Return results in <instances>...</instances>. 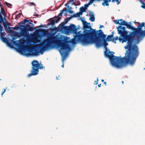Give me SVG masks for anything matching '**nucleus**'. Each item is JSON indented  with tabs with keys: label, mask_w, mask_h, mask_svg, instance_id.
<instances>
[{
	"label": "nucleus",
	"mask_w": 145,
	"mask_h": 145,
	"mask_svg": "<svg viewBox=\"0 0 145 145\" xmlns=\"http://www.w3.org/2000/svg\"><path fill=\"white\" fill-rule=\"evenodd\" d=\"M104 27V26L103 25H100L99 27V28L101 29V28L102 27Z\"/></svg>",
	"instance_id": "nucleus-28"
},
{
	"label": "nucleus",
	"mask_w": 145,
	"mask_h": 145,
	"mask_svg": "<svg viewBox=\"0 0 145 145\" xmlns=\"http://www.w3.org/2000/svg\"><path fill=\"white\" fill-rule=\"evenodd\" d=\"M5 91H6V89H4V91L2 92L1 93L2 96H3V95L4 93L5 92Z\"/></svg>",
	"instance_id": "nucleus-25"
},
{
	"label": "nucleus",
	"mask_w": 145,
	"mask_h": 145,
	"mask_svg": "<svg viewBox=\"0 0 145 145\" xmlns=\"http://www.w3.org/2000/svg\"><path fill=\"white\" fill-rule=\"evenodd\" d=\"M34 23H36V21H35L34 22Z\"/></svg>",
	"instance_id": "nucleus-38"
},
{
	"label": "nucleus",
	"mask_w": 145,
	"mask_h": 145,
	"mask_svg": "<svg viewBox=\"0 0 145 145\" xmlns=\"http://www.w3.org/2000/svg\"><path fill=\"white\" fill-rule=\"evenodd\" d=\"M101 84H99V85H98V87H101Z\"/></svg>",
	"instance_id": "nucleus-32"
},
{
	"label": "nucleus",
	"mask_w": 145,
	"mask_h": 145,
	"mask_svg": "<svg viewBox=\"0 0 145 145\" xmlns=\"http://www.w3.org/2000/svg\"><path fill=\"white\" fill-rule=\"evenodd\" d=\"M67 11V8H65V10H62L60 13L58 15V17L56 19L54 20L53 22L54 23H57L61 19V18L60 17V16H62V14L63 13L64 11Z\"/></svg>",
	"instance_id": "nucleus-9"
},
{
	"label": "nucleus",
	"mask_w": 145,
	"mask_h": 145,
	"mask_svg": "<svg viewBox=\"0 0 145 145\" xmlns=\"http://www.w3.org/2000/svg\"><path fill=\"white\" fill-rule=\"evenodd\" d=\"M65 5L67 7L68 12L70 14H72L73 13V11L71 10V7L69 5L67 6V4H65Z\"/></svg>",
	"instance_id": "nucleus-15"
},
{
	"label": "nucleus",
	"mask_w": 145,
	"mask_h": 145,
	"mask_svg": "<svg viewBox=\"0 0 145 145\" xmlns=\"http://www.w3.org/2000/svg\"><path fill=\"white\" fill-rule=\"evenodd\" d=\"M121 21L123 22V23H121L122 25L126 26L127 28L129 29L134 30L133 32H128L129 33V35H131V36L133 34L135 36H137L138 39H135L134 42L136 44L138 43L145 36V30H142L143 28H144V29H145V23H142L141 24H139L137 28H135L130 24H128L126 22Z\"/></svg>",
	"instance_id": "nucleus-5"
},
{
	"label": "nucleus",
	"mask_w": 145,
	"mask_h": 145,
	"mask_svg": "<svg viewBox=\"0 0 145 145\" xmlns=\"http://www.w3.org/2000/svg\"><path fill=\"white\" fill-rule=\"evenodd\" d=\"M47 32H48L47 31H44V34H46V33H47Z\"/></svg>",
	"instance_id": "nucleus-30"
},
{
	"label": "nucleus",
	"mask_w": 145,
	"mask_h": 145,
	"mask_svg": "<svg viewBox=\"0 0 145 145\" xmlns=\"http://www.w3.org/2000/svg\"><path fill=\"white\" fill-rule=\"evenodd\" d=\"M101 80L102 82H103L104 81V80L103 79H102Z\"/></svg>",
	"instance_id": "nucleus-34"
},
{
	"label": "nucleus",
	"mask_w": 145,
	"mask_h": 145,
	"mask_svg": "<svg viewBox=\"0 0 145 145\" xmlns=\"http://www.w3.org/2000/svg\"><path fill=\"white\" fill-rule=\"evenodd\" d=\"M90 5L91 4H89V2L88 4H86V5H84V6H85V7L87 8V7H88L89 5Z\"/></svg>",
	"instance_id": "nucleus-23"
},
{
	"label": "nucleus",
	"mask_w": 145,
	"mask_h": 145,
	"mask_svg": "<svg viewBox=\"0 0 145 145\" xmlns=\"http://www.w3.org/2000/svg\"><path fill=\"white\" fill-rule=\"evenodd\" d=\"M142 5L141 6V7L143 8H145V3L142 2Z\"/></svg>",
	"instance_id": "nucleus-21"
},
{
	"label": "nucleus",
	"mask_w": 145,
	"mask_h": 145,
	"mask_svg": "<svg viewBox=\"0 0 145 145\" xmlns=\"http://www.w3.org/2000/svg\"><path fill=\"white\" fill-rule=\"evenodd\" d=\"M122 82L123 84V81H122Z\"/></svg>",
	"instance_id": "nucleus-36"
},
{
	"label": "nucleus",
	"mask_w": 145,
	"mask_h": 145,
	"mask_svg": "<svg viewBox=\"0 0 145 145\" xmlns=\"http://www.w3.org/2000/svg\"><path fill=\"white\" fill-rule=\"evenodd\" d=\"M83 34L84 38L82 41L83 46H86L95 44L96 47L99 48L103 46L105 48L108 45L106 40H104L102 42L100 38V37L105 35L101 29L98 31L96 29L91 28L89 30H86Z\"/></svg>",
	"instance_id": "nucleus-4"
},
{
	"label": "nucleus",
	"mask_w": 145,
	"mask_h": 145,
	"mask_svg": "<svg viewBox=\"0 0 145 145\" xmlns=\"http://www.w3.org/2000/svg\"><path fill=\"white\" fill-rule=\"evenodd\" d=\"M31 30V28L29 25L23 26V28L21 29V35L25 38H28L29 37L28 32Z\"/></svg>",
	"instance_id": "nucleus-8"
},
{
	"label": "nucleus",
	"mask_w": 145,
	"mask_h": 145,
	"mask_svg": "<svg viewBox=\"0 0 145 145\" xmlns=\"http://www.w3.org/2000/svg\"><path fill=\"white\" fill-rule=\"evenodd\" d=\"M98 78H97V80L95 81V84L96 85H97L98 84Z\"/></svg>",
	"instance_id": "nucleus-24"
},
{
	"label": "nucleus",
	"mask_w": 145,
	"mask_h": 145,
	"mask_svg": "<svg viewBox=\"0 0 145 145\" xmlns=\"http://www.w3.org/2000/svg\"><path fill=\"white\" fill-rule=\"evenodd\" d=\"M111 0H104V1L102 3L103 6H108L109 5V3L111 1Z\"/></svg>",
	"instance_id": "nucleus-11"
},
{
	"label": "nucleus",
	"mask_w": 145,
	"mask_h": 145,
	"mask_svg": "<svg viewBox=\"0 0 145 145\" xmlns=\"http://www.w3.org/2000/svg\"><path fill=\"white\" fill-rule=\"evenodd\" d=\"M134 23H137L138 24V25H139V24H140V23H139V22H137L136 21H135V22H134Z\"/></svg>",
	"instance_id": "nucleus-31"
},
{
	"label": "nucleus",
	"mask_w": 145,
	"mask_h": 145,
	"mask_svg": "<svg viewBox=\"0 0 145 145\" xmlns=\"http://www.w3.org/2000/svg\"><path fill=\"white\" fill-rule=\"evenodd\" d=\"M5 4L9 8H11V5L10 3H8L7 2H5Z\"/></svg>",
	"instance_id": "nucleus-19"
},
{
	"label": "nucleus",
	"mask_w": 145,
	"mask_h": 145,
	"mask_svg": "<svg viewBox=\"0 0 145 145\" xmlns=\"http://www.w3.org/2000/svg\"><path fill=\"white\" fill-rule=\"evenodd\" d=\"M8 29L11 32H13L10 29H15L16 30H17L18 29V28L16 27H8Z\"/></svg>",
	"instance_id": "nucleus-17"
},
{
	"label": "nucleus",
	"mask_w": 145,
	"mask_h": 145,
	"mask_svg": "<svg viewBox=\"0 0 145 145\" xmlns=\"http://www.w3.org/2000/svg\"><path fill=\"white\" fill-rule=\"evenodd\" d=\"M3 21V17L1 15V13H0V37L1 40L3 42L6 43L7 44V46L8 47L12 48V46L11 44L8 42L7 39L3 37V33L4 32V30L3 29V27L1 26V23Z\"/></svg>",
	"instance_id": "nucleus-7"
},
{
	"label": "nucleus",
	"mask_w": 145,
	"mask_h": 145,
	"mask_svg": "<svg viewBox=\"0 0 145 145\" xmlns=\"http://www.w3.org/2000/svg\"><path fill=\"white\" fill-rule=\"evenodd\" d=\"M113 37V35H108L107 36V37L106 39V40L107 41H112V42H114L113 41V39L114 38H112Z\"/></svg>",
	"instance_id": "nucleus-14"
},
{
	"label": "nucleus",
	"mask_w": 145,
	"mask_h": 145,
	"mask_svg": "<svg viewBox=\"0 0 145 145\" xmlns=\"http://www.w3.org/2000/svg\"><path fill=\"white\" fill-rule=\"evenodd\" d=\"M17 38L16 36L15 35L13 36V37H12V39L13 40H15V39H17Z\"/></svg>",
	"instance_id": "nucleus-22"
},
{
	"label": "nucleus",
	"mask_w": 145,
	"mask_h": 145,
	"mask_svg": "<svg viewBox=\"0 0 145 145\" xmlns=\"http://www.w3.org/2000/svg\"><path fill=\"white\" fill-rule=\"evenodd\" d=\"M34 42H37L35 40L34 41Z\"/></svg>",
	"instance_id": "nucleus-37"
},
{
	"label": "nucleus",
	"mask_w": 145,
	"mask_h": 145,
	"mask_svg": "<svg viewBox=\"0 0 145 145\" xmlns=\"http://www.w3.org/2000/svg\"><path fill=\"white\" fill-rule=\"evenodd\" d=\"M42 24H41L40 25V26H39V27H42Z\"/></svg>",
	"instance_id": "nucleus-33"
},
{
	"label": "nucleus",
	"mask_w": 145,
	"mask_h": 145,
	"mask_svg": "<svg viewBox=\"0 0 145 145\" xmlns=\"http://www.w3.org/2000/svg\"><path fill=\"white\" fill-rule=\"evenodd\" d=\"M63 30L67 34H69L71 32L73 34H76L74 36V38L72 39H71L70 38L68 37L67 36H65L63 35L57 34L56 36H53L50 35L47 36V38L46 39H43L42 41H41L40 43L37 44H39L41 45H45L46 44V42H45L51 39V38L54 39L55 37L57 39L58 38H60L62 36H64L68 38L69 40L68 44L70 46V48H72L73 47H71V44L72 45H74L76 44L78 42H79L81 44L83 45L82 43V41L84 39V37L83 36V35L84 33V31L86 30L88 31L87 30H84L81 33V31L77 32V29L76 26L74 24H71L70 26L69 27L65 26L63 28Z\"/></svg>",
	"instance_id": "nucleus-3"
},
{
	"label": "nucleus",
	"mask_w": 145,
	"mask_h": 145,
	"mask_svg": "<svg viewBox=\"0 0 145 145\" xmlns=\"http://www.w3.org/2000/svg\"><path fill=\"white\" fill-rule=\"evenodd\" d=\"M80 12L82 13L85 11V8L84 7H82L80 8Z\"/></svg>",
	"instance_id": "nucleus-16"
},
{
	"label": "nucleus",
	"mask_w": 145,
	"mask_h": 145,
	"mask_svg": "<svg viewBox=\"0 0 145 145\" xmlns=\"http://www.w3.org/2000/svg\"><path fill=\"white\" fill-rule=\"evenodd\" d=\"M89 18V20L91 22H93L95 21V18L94 17V15L92 12L90 13Z\"/></svg>",
	"instance_id": "nucleus-12"
},
{
	"label": "nucleus",
	"mask_w": 145,
	"mask_h": 145,
	"mask_svg": "<svg viewBox=\"0 0 145 145\" xmlns=\"http://www.w3.org/2000/svg\"><path fill=\"white\" fill-rule=\"evenodd\" d=\"M83 27L84 28V30H90L91 28L90 26V24L89 23H87L86 22H83Z\"/></svg>",
	"instance_id": "nucleus-10"
},
{
	"label": "nucleus",
	"mask_w": 145,
	"mask_h": 145,
	"mask_svg": "<svg viewBox=\"0 0 145 145\" xmlns=\"http://www.w3.org/2000/svg\"><path fill=\"white\" fill-rule=\"evenodd\" d=\"M29 24L33 26H34V24L32 23H29Z\"/></svg>",
	"instance_id": "nucleus-29"
},
{
	"label": "nucleus",
	"mask_w": 145,
	"mask_h": 145,
	"mask_svg": "<svg viewBox=\"0 0 145 145\" xmlns=\"http://www.w3.org/2000/svg\"><path fill=\"white\" fill-rule=\"evenodd\" d=\"M2 22H3V26H4L5 28L6 27L8 26V25L7 24V23L3 22V21Z\"/></svg>",
	"instance_id": "nucleus-18"
},
{
	"label": "nucleus",
	"mask_w": 145,
	"mask_h": 145,
	"mask_svg": "<svg viewBox=\"0 0 145 145\" xmlns=\"http://www.w3.org/2000/svg\"><path fill=\"white\" fill-rule=\"evenodd\" d=\"M31 63L32 65V69L31 73L28 75V77L38 74L39 73V69H44V67L42 66V65L39 63L37 61L33 60L31 62Z\"/></svg>",
	"instance_id": "nucleus-6"
},
{
	"label": "nucleus",
	"mask_w": 145,
	"mask_h": 145,
	"mask_svg": "<svg viewBox=\"0 0 145 145\" xmlns=\"http://www.w3.org/2000/svg\"><path fill=\"white\" fill-rule=\"evenodd\" d=\"M122 20L123 21H124V20H123L122 19H120L119 20H114V22H115V23L116 24H119L120 25H122V24L121 23H123V21H121Z\"/></svg>",
	"instance_id": "nucleus-13"
},
{
	"label": "nucleus",
	"mask_w": 145,
	"mask_h": 145,
	"mask_svg": "<svg viewBox=\"0 0 145 145\" xmlns=\"http://www.w3.org/2000/svg\"><path fill=\"white\" fill-rule=\"evenodd\" d=\"M30 21H31V22H33V21L31 20H27L26 19H24V22L25 23H30L29 22Z\"/></svg>",
	"instance_id": "nucleus-20"
},
{
	"label": "nucleus",
	"mask_w": 145,
	"mask_h": 145,
	"mask_svg": "<svg viewBox=\"0 0 145 145\" xmlns=\"http://www.w3.org/2000/svg\"><path fill=\"white\" fill-rule=\"evenodd\" d=\"M29 5L30 6H31L32 5H34V3L33 2H32L30 3Z\"/></svg>",
	"instance_id": "nucleus-26"
},
{
	"label": "nucleus",
	"mask_w": 145,
	"mask_h": 145,
	"mask_svg": "<svg viewBox=\"0 0 145 145\" xmlns=\"http://www.w3.org/2000/svg\"><path fill=\"white\" fill-rule=\"evenodd\" d=\"M69 40L68 38L62 36L57 39L51 38L45 41L46 44L45 45L36 44L35 48H31L25 44V42L24 40H20L16 41L10 40L13 42L15 46L17 48L18 52L21 55L26 57H29L37 56L40 54H43L44 52L48 51L52 49L55 45L59 48V51L62 57L63 65L62 67H64V63L69 53L73 49L70 48L68 44Z\"/></svg>",
	"instance_id": "nucleus-1"
},
{
	"label": "nucleus",
	"mask_w": 145,
	"mask_h": 145,
	"mask_svg": "<svg viewBox=\"0 0 145 145\" xmlns=\"http://www.w3.org/2000/svg\"><path fill=\"white\" fill-rule=\"evenodd\" d=\"M144 70H145V68H144Z\"/></svg>",
	"instance_id": "nucleus-39"
},
{
	"label": "nucleus",
	"mask_w": 145,
	"mask_h": 145,
	"mask_svg": "<svg viewBox=\"0 0 145 145\" xmlns=\"http://www.w3.org/2000/svg\"><path fill=\"white\" fill-rule=\"evenodd\" d=\"M118 33L120 37L116 36L113 39V41L116 43V40H119L120 42L123 43L128 41L126 45L124 47L127 50L124 57H117L113 55L114 52H110L106 48L105 52V56L109 59L112 65L117 68H120L125 67L127 64L131 65H134L136 58L139 55L138 49L135 44H132V36L128 34V32L125 30L124 27L119 25L117 27Z\"/></svg>",
	"instance_id": "nucleus-2"
},
{
	"label": "nucleus",
	"mask_w": 145,
	"mask_h": 145,
	"mask_svg": "<svg viewBox=\"0 0 145 145\" xmlns=\"http://www.w3.org/2000/svg\"><path fill=\"white\" fill-rule=\"evenodd\" d=\"M76 17H79L80 16V14L79 13H77L76 14Z\"/></svg>",
	"instance_id": "nucleus-27"
},
{
	"label": "nucleus",
	"mask_w": 145,
	"mask_h": 145,
	"mask_svg": "<svg viewBox=\"0 0 145 145\" xmlns=\"http://www.w3.org/2000/svg\"><path fill=\"white\" fill-rule=\"evenodd\" d=\"M104 83L106 84V82H104Z\"/></svg>",
	"instance_id": "nucleus-35"
}]
</instances>
